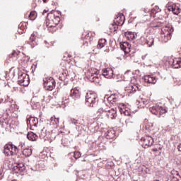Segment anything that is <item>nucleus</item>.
Masks as SVG:
<instances>
[{
  "instance_id": "nucleus-9",
  "label": "nucleus",
  "mask_w": 181,
  "mask_h": 181,
  "mask_svg": "<svg viewBox=\"0 0 181 181\" xmlns=\"http://www.w3.org/2000/svg\"><path fill=\"white\" fill-rule=\"evenodd\" d=\"M102 76L105 78H112V76H114V71L112 69L107 68L103 70Z\"/></svg>"
},
{
  "instance_id": "nucleus-2",
  "label": "nucleus",
  "mask_w": 181,
  "mask_h": 181,
  "mask_svg": "<svg viewBox=\"0 0 181 181\" xmlns=\"http://www.w3.org/2000/svg\"><path fill=\"white\" fill-rule=\"evenodd\" d=\"M98 96L95 93L89 92L86 95V105H88V107H94L95 104H97V100Z\"/></svg>"
},
{
  "instance_id": "nucleus-4",
  "label": "nucleus",
  "mask_w": 181,
  "mask_h": 181,
  "mask_svg": "<svg viewBox=\"0 0 181 181\" xmlns=\"http://www.w3.org/2000/svg\"><path fill=\"white\" fill-rule=\"evenodd\" d=\"M29 75H28V74L23 72L18 73V83L21 86L26 87L27 86H29Z\"/></svg>"
},
{
  "instance_id": "nucleus-18",
  "label": "nucleus",
  "mask_w": 181,
  "mask_h": 181,
  "mask_svg": "<svg viewBox=\"0 0 181 181\" xmlns=\"http://www.w3.org/2000/svg\"><path fill=\"white\" fill-rule=\"evenodd\" d=\"M30 119L31 121L30 127H37V124H39L37 117H30Z\"/></svg>"
},
{
  "instance_id": "nucleus-23",
  "label": "nucleus",
  "mask_w": 181,
  "mask_h": 181,
  "mask_svg": "<svg viewBox=\"0 0 181 181\" xmlns=\"http://www.w3.org/2000/svg\"><path fill=\"white\" fill-rule=\"evenodd\" d=\"M171 9H172V12H173L174 15H179V13H180V9L179 8V7H177V8L171 7Z\"/></svg>"
},
{
  "instance_id": "nucleus-7",
  "label": "nucleus",
  "mask_w": 181,
  "mask_h": 181,
  "mask_svg": "<svg viewBox=\"0 0 181 181\" xmlns=\"http://www.w3.org/2000/svg\"><path fill=\"white\" fill-rule=\"evenodd\" d=\"M175 32V29L172 25L165 27V33H164V37L166 40H170L172 39V33Z\"/></svg>"
},
{
  "instance_id": "nucleus-26",
  "label": "nucleus",
  "mask_w": 181,
  "mask_h": 181,
  "mask_svg": "<svg viewBox=\"0 0 181 181\" xmlns=\"http://www.w3.org/2000/svg\"><path fill=\"white\" fill-rule=\"evenodd\" d=\"M30 169L33 170V172H37L39 171V165L36 164L35 165L30 167Z\"/></svg>"
},
{
  "instance_id": "nucleus-8",
  "label": "nucleus",
  "mask_w": 181,
  "mask_h": 181,
  "mask_svg": "<svg viewBox=\"0 0 181 181\" xmlns=\"http://www.w3.org/2000/svg\"><path fill=\"white\" fill-rule=\"evenodd\" d=\"M105 114L107 118H110L111 119H115L117 118V108H112L109 110H106Z\"/></svg>"
},
{
  "instance_id": "nucleus-45",
  "label": "nucleus",
  "mask_w": 181,
  "mask_h": 181,
  "mask_svg": "<svg viewBox=\"0 0 181 181\" xmlns=\"http://www.w3.org/2000/svg\"><path fill=\"white\" fill-rule=\"evenodd\" d=\"M85 37H86V40L88 39V37H89L88 34L86 35L85 36Z\"/></svg>"
},
{
  "instance_id": "nucleus-29",
  "label": "nucleus",
  "mask_w": 181,
  "mask_h": 181,
  "mask_svg": "<svg viewBox=\"0 0 181 181\" xmlns=\"http://www.w3.org/2000/svg\"><path fill=\"white\" fill-rule=\"evenodd\" d=\"M35 12H30L28 18L30 19V21H35Z\"/></svg>"
},
{
  "instance_id": "nucleus-10",
  "label": "nucleus",
  "mask_w": 181,
  "mask_h": 181,
  "mask_svg": "<svg viewBox=\"0 0 181 181\" xmlns=\"http://www.w3.org/2000/svg\"><path fill=\"white\" fill-rule=\"evenodd\" d=\"M144 81L148 84H156V77L153 75H146L144 76Z\"/></svg>"
},
{
  "instance_id": "nucleus-36",
  "label": "nucleus",
  "mask_w": 181,
  "mask_h": 181,
  "mask_svg": "<svg viewBox=\"0 0 181 181\" xmlns=\"http://www.w3.org/2000/svg\"><path fill=\"white\" fill-rule=\"evenodd\" d=\"M62 144H67V142H69V139L64 138L62 140Z\"/></svg>"
},
{
  "instance_id": "nucleus-49",
  "label": "nucleus",
  "mask_w": 181,
  "mask_h": 181,
  "mask_svg": "<svg viewBox=\"0 0 181 181\" xmlns=\"http://www.w3.org/2000/svg\"><path fill=\"white\" fill-rule=\"evenodd\" d=\"M42 1H43V2L46 3V0H42Z\"/></svg>"
},
{
  "instance_id": "nucleus-24",
  "label": "nucleus",
  "mask_w": 181,
  "mask_h": 181,
  "mask_svg": "<svg viewBox=\"0 0 181 181\" xmlns=\"http://www.w3.org/2000/svg\"><path fill=\"white\" fill-rule=\"evenodd\" d=\"M40 138H45V136H46V129H45V128L40 130Z\"/></svg>"
},
{
  "instance_id": "nucleus-22",
  "label": "nucleus",
  "mask_w": 181,
  "mask_h": 181,
  "mask_svg": "<svg viewBox=\"0 0 181 181\" xmlns=\"http://www.w3.org/2000/svg\"><path fill=\"white\" fill-rule=\"evenodd\" d=\"M146 45H148L149 47H151V46H153V43H155V40H153V37L148 38L146 40Z\"/></svg>"
},
{
  "instance_id": "nucleus-50",
  "label": "nucleus",
  "mask_w": 181,
  "mask_h": 181,
  "mask_svg": "<svg viewBox=\"0 0 181 181\" xmlns=\"http://www.w3.org/2000/svg\"><path fill=\"white\" fill-rule=\"evenodd\" d=\"M36 105H39V103H36Z\"/></svg>"
},
{
  "instance_id": "nucleus-41",
  "label": "nucleus",
  "mask_w": 181,
  "mask_h": 181,
  "mask_svg": "<svg viewBox=\"0 0 181 181\" xmlns=\"http://www.w3.org/2000/svg\"><path fill=\"white\" fill-rule=\"evenodd\" d=\"M142 103H143V104H144V105H147L148 100H144Z\"/></svg>"
},
{
  "instance_id": "nucleus-43",
  "label": "nucleus",
  "mask_w": 181,
  "mask_h": 181,
  "mask_svg": "<svg viewBox=\"0 0 181 181\" xmlns=\"http://www.w3.org/2000/svg\"><path fill=\"white\" fill-rule=\"evenodd\" d=\"M48 11L47 10H44V11L42 12V15H45V13H47Z\"/></svg>"
},
{
  "instance_id": "nucleus-12",
  "label": "nucleus",
  "mask_w": 181,
  "mask_h": 181,
  "mask_svg": "<svg viewBox=\"0 0 181 181\" xmlns=\"http://www.w3.org/2000/svg\"><path fill=\"white\" fill-rule=\"evenodd\" d=\"M80 90H78L77 88L71 90V97H72V98H74V100L80 98Z\"/></svg>"
},
{
  "instance_id": "nucleus-16",
  "label": "nucleus",
  "mask_w": 181,
  "mask_h": 181,
  "mask_svg": "<svg viewBox=\"0 0 181 181\" xmlns=\"http://www.w3.org/2000/svg\"><path fill=\"white\" fill-rule=\"evenodd\" d=\"M172 67L173 69H180L181 67V60L180 59H173Z\"/></svg>"
},
{
  "instance_id": "nucleus-44",
  "label": "nucleus",
  "mask_w": 181,
  "mask_h": 181,
  "mask_svg": "<svg viewBox=\"0 0 181 181\" xmlns=\"http://www.w3.org/2000/svg\"><path fill=\"white\" fill-rule=\"evenodd\" d=\"M177 22H178V25H181V19L178 20Z\"/></svg>"
},
{
  "instance_id": "nucleus-3",
  "label": "nucleus",
  "mask_w": 181,
  "mask_h": 181,
  "mask_svg": "<svg viewBox=\"0 0 181 181\" xmlns=\"http://www.w3.org/2000/svg\"><path fill=\"white\" fill-rule=\"evenodd\" d=\"M149 111H151L154 115H158V117H160L163 115V114H166L168 110L161 106L156 105L149 108Z\"/></svg>"
},
{
  "instance_id": "nucleus-46",
  "label": "nucleus",
  "mask_w": 181,
  "mask_h": 181,
  "mask_svg": "<svg viewBox=\"0 0 181 181\" xmlns=\"http://www.w3.org/2000/svg\"><path fill=\"white\" fill-rule=\"evenodd\" d=\"M49 15H53V13H48V14H47V18H49Z\"/></svg>"
},
{
  "instance_id": "nucleus-6",
  "label": "nucleus",
  "mask_w": 181,
  "mask_h": 181,
  "mask_svg": "<svg viewBox=\"0 0 181 181\" xmlns=\"http://www.w3.org/2000/svg\"><path fill=\"white\" fill-rule=\"evenodd\" d=\"M142 143L141 146L146 149V148H151L153 145V138L152 136L142 137L141 139Z\"/></svg>"
},
{
  "instance_id": "nucleus-21",
  "label": "nucleus",
  "mask_w": 181,
  "mask_h": 181,
  "mask_svg": "<svg viewBox=\"0 0 181 181\" xmlns=\"http://www.w3.org/2000/svg\"><path fill=\"white\" fill-rule=\"evenodd\" d=\"M23 155H25L26 157H29L32 155L31 148H25L23 151Z\"/></svg>"
},
{
  "instance_id": "nucleus-33",
  "label": "nucleus",
  "mask_w": 181,
  "mask_h": 181,
  "mask_svg": "<svg viewBox=\"0 0 181 181\" xmlns=\"http://www.w3.org/2000/svg\"><path fill=\"white\" fill-rule=\"evenodd\" d=\"M11 57H16V56H18V53L15 51H13L12 53H11V55H10Z\"/></svg>"
},
{
  "instance_id": "nucleus-40",
  "label": "nucleus",
  "mask_w": 181,
  "mask_h": 181,
  "mask_svg": "<svg viewBox=\"0 0 181 181\" xmlns=\"http://www.w3.org/2000/svg\"><path fill=\"white\" fill-rule=\"evenodd\" d=\"M91 77H93V78H98V76L95 74L92 75Z\"/></svg>"
},
{
  "instance_id": "nucleus-47",
  "label": "nucleus",
  "mask_w": 181,
  "mask_h": 181,
  "mask_svg": "<svg viewBox=\"0 0 181 181\" xmlns=\"http://www.w3.org/2000/svg\"><path fill=\"white\" fill-rule=\"evenodd\" d=\"M153 151L154 152H158V148H154Z\"/></svg>"
},
{
  "instance_id": "nucleus-1",
  "label": "nucleus",
  "mask_w": 181,
  "mask_h": 181,
  "mask_svg": "<svg viewBox=\"0 0 181 181\" xmlns=\"http://www.w3.org/2000/svg\"><path fill=\"white\" fill-rule=\"evenodd\" d=\"M22 147V145H19L18 148H17L12 143H8L4 146V155L6 156H13V155H16L19 152V148Z\"/></svg>"
},
{
  "instance_id": "nucleus-32",
  "label": "nucleus",
  "mask_w": 181,
  "mask_h": 181,
  "mask_svg": "<svg viewBox=\"0 0 181 181\" xmlns=\"http://www.w3.org/2000/svg\"><path fill=\"white\" fill-rule=\"evenodd\" d=\"M105 113V111H104V110L103 108H100L98 110V114H99V115H101V114L103 113Z\"/></svg>"
},
{
  "instance_id": "nucleus-5",
  "label": "nucleus",
  "mask_w": 181,
  "mask_h": 181,
  "mask_svg": "<svg viewBox=\"0 0 181 181\" xmlns=\"http://www.w3.org/2000/svg\"><path fill=\"white\" fill-rule=\"evenodd\" d=\"M45 88L47 91H52L56 87V81L53 78L49 77L48 79L44 80Z\"/></svg>"
},
{
  "instance_id": "nucleus-25",
  "label": "nucleus",
  "mask_w": 181,
  "mask_h": 181,
  "mask_svg": "<svg viewBox=\"0 0 181 181\" xmlns=\"http://www.w3.org/2000/svg\"><path fill=\"white\" fill-rule=\"evenodd\" d=\"M74 158L75 159H78V158H81V153H80V151H75L74 153Z\"/></svg>"
},
{
  "instance_id": "nucleus-28",
  "label": "nucleus",
  "mask_w": 181,
  "mask_h": 181,
  "mask_svg": "<svg viewBox=\"0 0 181 181\" xmlns=\"http://www.w3.org/2000/svg\"><path fill=\"white\" fill-rule=\"evenodd\" d=\"M59 119H60L59 118L51 117V121H52V124H59ZM53 121H54V122H53Z\"/></svg>"
},
{
  "instance_id": "nucleus-37",
  "label": "nucleus",
  "mask_w": 181,
  "mask_h": 181,
  "mask_svg": "<svg viewBox=\"0 0 181 181\" xmlns=\"http://www.w3.org/2000/svg\"><path fill=\"white\" fill-rule=\"evenodd\" d=\"M154 10L156 11V12H160V9L159 8V6H156L155 8H154Z\"/></svg>"
},
{
  "instance_id": "nucleus-27",
  "label": "nucleus",
  "mask_w": 181,
  "mask_h": 181,
  "mask_svg": "<svg viewBox=\"0 0 181 181\" xmlns=\"http://www.w3.org/2000/svg\"><path fill=\"white\" fill-rule=\"evenodd\" d=\"M8 119V113H4L2 117H0V121L4 122V121H6Z\"/></svg>"
},
{
  "instance_id": "nucleus-20",
  "label": "nucleus",
  "mask_w": 181,
  "mask_h": 181,
  "mask_svg": "<svg viewBox=\"0 0 181 181\" xmlns=\"http://www.w3.org/2000/svg\"><path fill=\"white\" fill-rule=\"evenodd\" d=\"M106 136L107 139H112L115 138V132L114 130L107 131Z\"/></svg>"
},
{
  "instance_id": "nucleus-13",
  "label": "nucleus",
  "mask_w": 181,
  "mask_h": 181,
  "mask_svg": "<svg viewBox=\"0 0 181 181\" xmlns=\"http://www.w3.org/2000/svg\"><path fill=\"white\" fill-rule=\"evenodd\" d=\"M54 19H52V22L54 23V25H52L50 24L47 25L48 28H56L57 26V24L60 23V17L53 16Z\"/></svg>"
},
{
  "instance_id": "nucleus-38",
  "label": "nucleus",
  "mask_w": 181,
  "mask_h": 181,
  "mask_svg": "<svg viewBox=\"0 0 181 181\" xmlns=\"http://www.w3.org/2000/svg\"><path fill=\"white\" fill-rule=\"evenodd\" d=\"M119 18V19H121V18H124V14L120 13L119 14V16H117V19H118Z\"/></svg>"
},
{
  "instance_id": "nucleus-19",
  "label": "nucleus",
  "mask_w": 181,
  "mask_h": 181,
  "mask_svg": "<svg viewBox=\"0 0 181 181\" xmlns=\"http://www.w3.org/2000/svg\"><path fill=\"white\" fill-rule=\"evenodd\" d=\"M105 45H107V40H105V39H100L98 41L97 47L98 49H103V47H104V46H105Z\"/></svg>"
},
{
  "instance_id": "nucleus-14",
  "label": "nucleus",
  "mask_w": 181,
  "mask_h": 181,
  "mask_svg": "<svg viewBox=\"0 0 181 181\" xmlns=\"http://www.w3.org/2000/svg\"><path fill=\"white\" fill-rule=\"evenodd\" d=\"M118 98L115 97V95H112L107 98V101L112 104V105H115V104H118Z\"/></svg>"
},
{
  "instance_id": "nucleus-35",
  "label": "nucleus",
  "mask_w": 181,
  "mask_h": 181,
  "mask_svg": "<svg viewBox=\"0 0 181 181\" xmlns=\"http://www.w3.org/2000/svg\"><path fill=\"white\" fill-rule=\"evenodd\" d=\"M171 173H172V175H176V176H180V175H179V172H177L176 170H172Z\"/></svg>"
},
{
  "instance_id": "nucleus-39",
  "label": "nucleus",
  "mask_w": 181,
  "mask_h": 181,
  "mask_svg": "<svg viewBox=\"0 0 181 181\" xmlns=\"http://www.w3.org/2000/svg\"><path fill=\"white\" fill-rule=\"evenodd\" d=\"M147 57H148V54H146L145 55H143V56L141 57L142 60H145Z\"/></svg>"
},
{
  "instance_id": "nucleus-31",
  "label": "nucleus",
  "mask_w": 181,
  "mask_h": 181,
  "mask_svg": "<svg viewBox=\"0 0 181 181\" xmlns=\"http://www.w3.org/2000/svg\"><path fill=\"white\" fill-rule=\"evenodd\" d=\"M87 47H88V41H83L82 45L83 49H86Z\"/></svg>"
},
{
  "instance_id": "nucleus-15",
  "label": "nucleus",
  "mask_w": 181,
  "mask_h": 181,
  "mask_svg": "<svg viewBox=\"0 0 181 181\" xmlns=\"http://www.w3.org/2000/svg\"><path fill=\"white\" fill-rule=\"evenodd\" d=\"M14 168L15 170H18L19 172H23L26 169L23 163H17Z\"/></svg>"
},
{
  "instance_id": "nucleus-30",
  "label": "nucleus",
  "mask_w": 181,
  "mask_h": 181,
  "mask_svg": "<svg viewBox=\"0 0 181 181\" xmlns=\"http://www.w3.org/2000/svg\"><path fill=\"white\" fill-rule=\"evenodd\" d=\"M36 39V36L35 35V33H33L31 36L30 37V42H35V40Z\"/></svg>"
},
{
  "instance_id": "nucleus-34",
  "label": "nucleus",
  "mask_w": 181,
  "mask_h": 181,
  "mask_svg": "<svg viewBox=\"0 0 181 181\" xmlns=\"http://www.w3.org/2000/svg\"><path fill=\"white\" fill-rule=\"evenodd\" d=\"M26 122H27L28 127H29V125L30 127V124H32V122L30 121V117L27 118Z\"/></svg>"
},
{
  "instance_id": "nucleus-11",
  "label": "nucleus",
  "mask_w": 181,
  "mask_h": 181,
  "mask_svg": "<svg viewBox=\"0 0 181 181\" xmlns=\"http://www.w3.org/2000/svg\"><path fill=\"white\" fill-rule=\"evenodd\" d=\"M120 48L123 52L127 54L129 53V49H131V45L128 42H120Z\"/></svg>"
},
{
  "instance_id": "nucleus-17",
  "label": "nucleus",
  "mask_w": 181,
  "mask_h": 181,
  "mask_svg": "<svg viewBox=\"0 0 181 181\" xmlns=\"http://www.w3.org/2000/svg\"><path fill=\"white\" fill-rule=\"evenodd\" d=\"M27 138L29 141H36L38 138L36 134L33 133V132H30L27 134Z\"/></svg>"
},
{
  "instance_id": "nucleus-42",
  "label": "nucleus",
  "mask_w": 181,
  "mask_h": 181,
  "mask_svg": "<svg viewBox=\"0 0 181 181\" xmlns=\"http://www.w3.org/2000/svg\"><path fill=\"white\" fill-rule=\"evenodd\" d=\"M154 28H158V27H159V26H160V24H156V25H153Z\"/></svg>"
},
{
  "instance_id": "nucleus-48",
  "label": "nucleus",
  "mask_w": 181,
  "mask_h": 181,
  "mask_svg": "<svg viewBox=\"0 0 181 181\" xmlns=\"http://www.w3.org/2000/svg\"><path fill=\"white\" fill-rule=\"evenodd\" d=\"M150 127H153V123H151Z\"/></svg>"
}]
</instances>
